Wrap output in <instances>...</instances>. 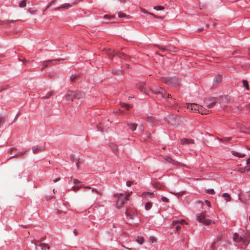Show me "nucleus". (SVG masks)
Segmentation results:
<instances>
[{"mask_svg":"<svg viewBox=\"0 0 250 250\" xmlns=\"http://www.w3.org/2000/svg\"><path fill=\"white\" fill-rule=\"evenodd\" d=\"M151 91H152L153 93L155 94H161L163 97H164L165 94H166V91L161 87L152 88V89H151Z\"/></svg>","mask_w":250,"mask_h":250,"instance_id":"0eeeda50","label":"nucleus"},{"mask_svg":"<svg viewBox=\"0 0 250 250\" xmlns=\"http://www.w3.org/2000/svg\"><path fill=\"white\" fill-rule=\"evenodd\" d=\"M222 196L227 202L230 201L231 200L230 195L227 193H224Z\"/></svg>","mask_w":250,"mask_h":250,"instance_id":"a211bd4d","label":"nucleus"},{"mask_svg":"<svg viewBox=\"0 0 250 250\" xmlns=\"http://www.w3.org/2000/svg\"><path fill=\"white\" fill-rule=\"evenodd\" d=\"M167 95V97H168V98H171V95L170 94H167L166 93V94H165V96L166 95Z\"/></svg>","mask_w":250,"mask_h":250,"instance_id":"774afa93","label":"nucleus"},{"mask_svg":"<svg viewBox=\"0 0 250 250\" xmlns=\"http://www.w3.org/2000/svg\"><path fill=\"white\" fill-rule=\"evenodd\" d=\"M198 104L193 103V104H188L187 105V108L193 111H196L197 108H193V106H196V105H198Z\"/></svg>","mask_w":250,"mask_h":250,"instance_id":"4468645a","label":"nucleus"},{"mask_svg":"<svg viewBox=\"0 0 250 250\" xmlns=\"http://www.w3.org/2000/svg\"><path fill=\"white\" fill-rule=\"evenodd\" d=\"M110 147L114 154L116 155L119 154V148L118 146L116 144L111 143L110 145Z\"/></svg>","mask_w":250,"mask_h":250,"instance_id":"9d476101","label":"nucleus"},{"mask_svg":"<svg viewBox=\"0 0 250 250\" xmlns=\"http://www.w3.org/2000/svg\"><path fill=\"white\" fill-rule=\"evenodd\" d=\"M152 206V203L151 202H148L145 205V209L146 210H148L151 208Z\"/></svg>","mask_w":250,"mask_h":250,"instance_id":"b1692460","label":"nucleus"},{"mask_svg":"<svg viewBox=\"0 0 250 250\" xmlns=\"http://www.w3.org/2000/svg\"><path fill=\"white\" fill-rule=\"evenodd\" d=\"M205 102L206 103V104H207V106L208 107V108H211L215 104V101H213V102H212L211 103H208V100L207 99H206L205 101Z\"/></svg>","mask_w":250,"mask_h":250,"instance_id":"6ab92c4d","label":"nucleus"},{"mask_svg":"<svg viewBox=\"0 0 250 250\" xmlns=\"http://www.w3.org/2000/svg\"><path fill=\"white\" fill-rule=\"evenodd\" d=\"M73 182L74 184H77V183H80V181L78 179H75L73 180Z\"/></svg>","mask_w":250,"mask_h":250,"instance_id":"5fc2aeb1","label":"nucleus"},{"mask_svg":"<svg viewBox=\"0 0 250 250\" xmlns=\"http://www.w3.org/2000/svg\"><path fill=\"white\" fill-rule=\"evenodd\" d=\"M132 184H133V182L131 181H128L126 182V185L128 187H130L132 185Z\"/></svg>","mask_w":250,"mask_h":250,"instance_id":"09e8293b","label":"nucleus"},{"mask_svg":"<svg viewBox=\"0 0 250 250\" xmlns=\"http://www.w3.org/2000/svg\"><path fill=\"white\" fill-rule=\"evenodd\" d=\"M205 203H206V204L208 206V207H210V206H211L210 203L208 201V200H206V201H205Z\"/></svg>","mask_w":250,"mask_h":250,"instance_id":"864d4df0","label":"nucleus"},{"mask_svg":"<svg viewBox=\"0 0 250 250\" xmlns=\"http://www.w3.org/2000/svg\"><path fill=\"white\" fill-rule=\"evenodd\" d=\"M3 120H4V119L3 117H1L0 118V127L1 126V125L3 122Z\"/></svg>","mask_w":250,"mask_h":250,"instance_id":"052dcab7","label":"nucleus"},{"mask_svg":"<svg viewBox=\"0 0 250 250\" xmlns=\"http://www.w3.org/2000/svg\"><path fill=\"white\" fill-rule=\"evenodd\" d=\"M54 2H55V0H52V1L50 3V4H49V5L48 6V7H49L50 6H51V5H52Z\"/></svg>","mask_w":250,"mask_h":250,"instance_id":"69168bd1","label":"nucleus"},{"mask_svg":"<svg viewBox=\"0 0 250 250\" xmlns=\"http://www.w3.org/2000/svg\"><path fill=\"white\" fill-rule=\"evenodd\" d=\"M39 246L40 247L42 250H45L46 249L49 250L50 249L49 246L45 243H41L39 245Z\"/></svg>","mask_w":250,"mask_h":250,"instance_id":"f3484780","label":"nucleus"},{"mask_svg":"<svg viewBox=\"0 0 250 250\" xmlns=\"http://www.w3.org/2000/svg\"><path fill=\"white\" fill-rule=\"evenodd\" d=\"M83 187V186H75L72 188V189L73 191H78L80 189V188Z\"/></svg>","mask_w":250,"mask_h":250,"instance_id":"473e14b6","label":"nucleus"},{"mask_svg":"<svg viewBox=\"0 0 250 250\" xmlns=\"http://www.w3.org/2000/svg\"><path fill=\"white\" fill-rule=\"evenodd\" d=\"M132 107V105L131 104H126L125 108L127 110H129Z\"/></svg>","mask_w":250,"mask_h":250,"instance_id":"c03bdc74","label":"nucleus"},{"mask_svg":"<svg viewBox=\"0 0 250 250\" xmlns=\"http://www.w3.org/2000/svg\"><path fill=\"white\" fill-rule=\"evenodd\" d=\"M61 60L60 59H55V60H50L46 61H44L43 62V67L42 68V70H43L44 68L47 67L49 65H54L55 64V62L57 61H59Z\"/></svg>","mask_w":250,"mask_h":250,"instance_id":"423d86ee","label":"nucleus"},{"mask_svg":"<svg viewBox=\"0 0 250 250\" xmlns=\"http://www.w3.org/2000/svg\"><path fill=\"white\" fill-rule=\"evenodd\" d=\"M26 6V0H22L19 3V7L21 8H24Z\"/></svg>","mask_w":250,"mask_h":250,"instance_id":"a878e982","label":"nucleus"},{"mask_svg":"<svg viewBox=\"0 0 250 250\" xmlns=\"http://www.w3.org/2000/svg\"><path fill=\"white\" fill-rule=\"evenodd\" d=\"M160 49H161L163 52H164L167 50H169L171 51L175 52V50H172L170 48H167L166 47H163V46H159L158 47Z\"/></svg>","mask_w":250,"mask_h":250,"instance_id":"5701e85b","label":"nucleus"},{"mask_svg":"<svg viewBox=\"0 0 250 250\" xmlns=\"http://www.w3.org/2000/svg\"><path fill=\"white\" fill-rule=\"evenodd\" d=\"M71 6L69 4H64L62 7L64 8H68L69 7H71Z\"/></svg>","mask_w":250,"mask_h":250,"instance_id":"de8ad7c7","label":"nucleus"},{"mask_svg":"<svg viewBox=\"0 0 250 250\" xmlns=\"http://www.w3.org/2000/svg\"><path fill=\"white\" fill-rule=\"evenodd\" d=\"M244 167L246 172H248L250 170V165H248L247 166Z\"/></svg>","mask_w":250,"mask_h":250,"instance_id":"a18cd8bd","label":"nucleus"},{"mask_svg":"<svg viewBox=\"0 0 250 250\" xmlns=\"http://www.w3.org/2000/svg\"><path fill=\"white\" fill-rule=\"evenodd\" d=\"M149 14L151 15H152L153 16V17H154L156 19H163V18H160L159 17V16L156 15H154L153 14V13H149Z\"/></svg>","mask_w":250,"mask_h":250,"instance_id":"8fccbe9b","label":"nucleus"},{"mask_svg":"<svg viewBox=\"0 0 250 250\" xmlns=\"http://www.w3.org/2000/svg\"><path fill=\"white\" fill-rule=\"evenodd\" d=\"M137 88L144 93H146V85L144 83H140L137 85Z\"/></svg>","mask_w":250,"mask_h":250,"instance_id":"1a4fd4ad","label":"nucleus"},{"mask_svg":"<svg viewBox=\"0 0 250 250\" xmlns=\"http://www.w3.org/2000/svg\"><path fill=\"white\" fill-rule=\"evenodd\" d=\"M146 121L149 123H153L156 121V119L154 117L150 116V117H148L146 118Z\"/></svg>","mask_w":250,"mask_h":250,"instance_id":"4be33fe9","label":"nucleus"},{"mask_svg":"<svg viewBox=\"0 0 250 250\" xmlns=\"http://www.w3.org/2000/svg\"><path fill=\"white\" fill-rule=\"evenodd\" d=\"M142 195L144 197L150 196L151 197L154 195V193L153 192H144L142 194Z\"/></svg>","mask_w":250,"mask_h":250,"instance_id":"bb28decb","label":"nucleus"},{"mask_svg":"<svg viewBox=\"0 0 250 250\" xmlns=\"http://www.w3.org/2000/svg\"><path fill=\"white\" fill-rule=\"evenodd\" d=\"M233 240L236 242H242L245 247L249 244V240H246V238L244 237V232L241 236H239L238 233H235L233 236Z\"/></svg>","mask_w":250,"mask_h":250,"instance_id":"20e7f679","label":"nucleus"},{"mask_svg":"<svg viewBox=\"0 0 250 250\" xmlns=\"http://www.w3.org/2000/svg\"><path fill=\"white\" fill-rule=\"evenodd\" d=\"M25 152L26 151H24V152H20L19 153H17V154L15 155L14 156L10 157L9 159H12V158H15V157H19V156H21L23 155V154H24Z\"/></svg>","mask_w":250,"mask_h":250,"instance_id":"2f4dec72","label":"nucleus"},{"mask_svg":"<svg viewBox=\"0 0 250 250\" xmlns=\"http://www.w3.org/2000/svg\"><path fill=\"white\" fill-rule=\"evenodd\" d=\"M92 191L93 192H95L97 194H100V195H101L102 194V192L101 191H99L95 188H92Z\"/></svg>","mask_w":250,"mask_h":250,"instance_id":"ea45409f","label":"nucleus"},{"mask_svg":"<svg viewBox=\"0 0 250 250\" xmlns=\"http://www.w3.org/2000/svg\"><path fill=\"white\" fill-rule=\"evenodd\" d=\"M163 82L173 87L177 86L179 84V81L176 78H165L163 79Z\"/></svg>","mask_w":250,"mask_h":250,"instance_id":"39448f33","label":"nucleus"},{"mask_svg":"<svg viewBox=\"0 0 250 250\" xmlns=\"http://www.w3.org/2000/svg\"><path fill=\"white\" fill-rule=\"evenodd\" d=\"M149 241L150 243H153L156 241V239L154 237H150Z\"/></svg>","mask_w":250,"mask_h":250,"instance_id":"58836bf2","label":"nucleus"},{"mask_svg":"<svg viewBox=\"0 0 250 250\" xmlns=\"http://www.w3.org/2000/svg\"><path fill=\"white\" fill-rule=\"evenodd\" d=\"M32 151L34 153L36 154L39 151H42L44 150V148L42 146H33L32 147Z\"/></svg>","mask_w":250,"mask_h":250,"instance_id":"f8f14e48","label":"nucleus"},{"mask_svg":"<svg viewBox=\"0 0 250 250\" xmlns=\"http://www.w3.org/2000/svg\"><path fill=\"white\" fill-rule=\"evenodd\" d=\"M197 107V111L201 113L202 114H207L209 112V110H207L206 108L203 107L200 105H196Z\"/></svg>","mask_w":250,"mask_h":250,"instance_id":"6e6552de","label":"nucleus"},{"mask_svg":"<svg viewBox=\"0 0 250 250\" xmlns=\"http://www.w3.org/2000/svg\"><path fill=\"white\" fill-rule=\"evenodd\" d=\"M236 124L237 125V128H239L240 129H242V125H240V124H239L238 123H236Z\"/></svg>","mask_w":250,"mask_h":250,"instance_id":"bf43d9fd","label":"nucleus"},{"mask_svg":"<svg viewBox=\"0 0 250 250\" xmlns=\"http://www.w3.org/2000/svg\"><path fill=\"white\" fill-rule=\"evenodd\" d=\"M140 9H141V11L143 12L144 13L148 14H149V13H150L149 12H148L147 10H146L144 8H143L141 7Z\"/></svg>","mask_w":250,"mask_h":250,"instance_id":"49530a36","label":"nucleus"},{"mask_svg":"<svg viewBox=\"0 0 250 250\" xmlns=\"http://www.w3.org/2000/svg\"><path fill=\"white\" fill-rule=\"evenodd\" d=\"M127 16L125 15V14L122 13V12H119L118 13V17L119 18H123L125 17H126Z\"/></svg>","mask_w":250,"mask_h":250,"instance_id":"a19ab883","label":"nucleus"},{"mask_svg":"<svg viewBox=\"0 0 250 250\" xmlns=\"http://www.w3.org/2000/svg\"><path fill=\"white\" fill-rule=\"evenodd\" d=\"M78 78V76L76 75H72L70 77V81L71 82H74L75 80Z\"/></svg>","mask_w":250,"mask_h":250,"instance_id":"e433bc0d","label":"nucleus"},{"mask_svg":"<svg viewBox=\"0 0 250 250\" xmlns=\"http://www.w3.org/2000/svg\"><path fill=\"white\" fill-rule=\"evenodd\" d=\"M131 193L132 192H130V193L126 194L125 197H124L122 193H116L115 194V196L118 198L117 201V206L118 208H121L123 207L125 204V201L128 200V197Z\"/></svg>","mask_w":250,"mask_h":250,"instance_id":"f03ea898","label":"nucleus"},{"mask_svg":"<svg viewBox=\"0 0 250 250\" xmlns=\"http://www.w3.org/2000/svg\"><path fill=\"white\" fill-rule=\"evenodd\" d=\"M136 242L138 243L139 244H143L144 242V239L143 237L141 236H138L136 238Z\"/></svg>","mask_w":250,"mask_h":250,"instance_id":"aec40b11","label":"nucleus"},{"mask_svg":"<svg viewBox=\"0 0 250 250\" xmlns=\"http://www.w3.org/2000/svg\"><path fill=\"white\" fill-rule=\"evenodd\" d=\"M164 159L167 162H169V163H172L173 162H174V160L170 157L167 156H166L165 157H164Z\"/></svg>","mask_w":250,"mask_h":250,"instance_id":"72a5a7b5","label":"nucleus"},{"mask_svg":"<svg viewBox=\"0 0 250 250\" xmlns=\"http://www.w3.org/2000/svg\"><path fill=\"white\" fill-rule=\"evenodd\" d=\"M155 187L157 188L161 189V188H163V186L162 185H161L160 183H156L155 185Z\"/></svg>","mask_w":250,"mask_h":250,"instance_id":"79ce46f5","label":"nucleus"},{"mask_svg":"<svg viewBox=\"0 0 250 250\" xmlns=\"http://www.w3.org/2000/svg\"><path fill=\"white\" fill-rule=\"evenodd\" d=\"M84 94L79 91L68 90L64 96L66 101H73L74 99H81L84 98Z\"/></svg>","mask_w":250,"mask_h":250,"instance_id":"f257e3e1","label":"nucleus"},{"mask_svg":"<svg viewBox=\"0 0 250 250\" xmlns=\"http://www.w3.org/2000/svg\"><path fill=\"white\" fill-rule=\"evenodd\" d=\"M180 144L182 145H184L185 144H194V141L191 139L184 138V139H181Z\"/></svg>","mask_w":250,"mask_h":250,"instance_id":"9b49d317","label":"nucleus"},{"mask_svg":"<svg viewBox=\"0 0 250 250\" xmlns=\"http://www.w3.org/2000/svg\"><path fill=\"white\" fill-rule=\"evenodd\" d=\"M207 192L209 194H214L215 191L213 189H207Z\"/></svg>","mask_w":250,"mask_h":250,"instance_id":"c9c22d12","label":"nucleus"},{"mask_svg":"<svg viewBox=\"0 0 250 250\" xmlns=\"http://www.w3.org/2000/svg\"><path fill=\"white\" fill-rule=\"evenodd\" d=\"M243 86L245 87L247 90H249L250 88L249 86V83L247 81L243 80Z\"/></svg>","mask_w":250,"mask_h":250,"instance_id":"7c9ffc66","label":"nucleus"},{"mask_svg":"<svg viewBox=\"0 0 250 250\" xmlns=\"http://www.w3.org/2000/svg\"><path fill=\"white\" fill-rule=\"evenodd\" d=\"M114 55L118 56L120 58L125 59H126L128 58V56L126 55L125 54L123 53H121L120 52H116V54H115Z\"/></svg>","mask_w":250,"mask_h":250,"instance_id":"2eb2a0df","label":"nucleus"},{"mask_svg":"<svg viewBox=\"0 0 250 250\" xmlns=\"http://www.w3.org/2000/svg\"><path fill=\"white\" fill-rule=\"evenodd\" d=\"M105 53L109 56L111 60H112L113 56H115L114 55L116 54V52L111 50L110 49H105Z\"/></svg>","mask_w":250,"mask_h":250,"instance_id":"ddd939ff","label":"nucleus"},{"mask_svg":"<svg viewBox=\"0 0 250 250\" xmlns=\"http://www.w3.org/2000/svg\"><path fill=\"white\" fill-rule=\"evenodd\" d=\"M244 237L246 238V240L250 241V232L249 231H244Z\"/></svg>","mask_w":250,"mask_h":250,"instance_id":"412c9836","label":"nucleus"},{"mask_svg":"<svg viewBox=\"0 0 250 250\" xmlns=\"http://www.w3.org/2000/svg\"><path fill=\"white\" fill-rule=\"evenodd\" d=\"M127 126L132 131H134L136 129L137 124L136 123L127 124Z\"/></svg>","mask_w":250,"mask_h":250,"instance_id":"dca6fc26","label":"nucleus"},{"mask_svg":"<svg viewBox=\"0 0 250 250\" xmlns=\"http://www.w3.org/2000/svg\"><path fill=\"white\" fill-rule=\"evenodd\" d=\"M16 149V148L15 147H12V148L10 149V150H9L8 152H9V153L11 154L13 151H14V150H15Z\"/></svg>","mask_w":250,"mask_h":250,"instance_id":"4d7b16f0","label":"nucleus"},{"mask_svg":"<svg viewBox=\"0 0 250 250\" xmlns=\"http://www.w3.org/2000/svg\"><path fill=\"white\" fill-rule=\"evenodd\" d=\"M221 81V79L220 77H219V78H217V79L216 80L215 83H217V84H218V83H219Z\"/></svg>","mask_w":250,"mask_h":250,"instance_id":"6e6d98bb","label":"nucleus"},{"mask_svg":"<svg viewBox=\"0 0 250 250\" xmlns=\"http://www.w3.org/2000/svg\"><path fill=\"white\" fill-rule=\"evenodd\" d=\"M151 89H152L151 88H150V87L149 86H146V94H148L147 93V92L148 90H150L151 91Z\"/></svg>","mask_w":250,"mask_h":250,"instance_id":"13d9d810","label":"nucleus"},{"mask_svg":"<svg viewBox=\"0 0 250 250\" xmlns=\"http://www.w3.org/2000/svg\"><path fill=\"white\" fill-rule=\"evenodd\" d=\"M246 130H247V131L249 133H250V126L249 127H246Z\"/></svg>","mask_w":250,"mask_h":250,"instance_id":"e2e57ef3","label":"nucleus"},{"mask_svg":"<svg viewBox=\"0 0 250 250\" xmlns=\"http://www.w3.org/2000/svg\"><path fill=\"white\" fill-rule=\"evenodd\" d=\"M232 154L233 155L238 156V157H240V158H242V157H244L245 156V154H239L238 152H237L234 151H233L232 152Z\"/></svg>","mask_w":250,"mask_h":250,"instance_id":"c85d7f7f","label":"nucleus"},{"mask_svg":"<svg viewBox=\"0 0 250 250\" xmlns=\"http://www.w3.org/2000/svg\"><path fill=\"white\" fill-rule=\"evenodd\" d=\"M53 91L48 92L45 96L42 97V99H47L53 95Z\"/></svg>","mask_w":250,"mask_h":250,"instance_id":"393cba45","label":"nucleus"},{"mask_svg":"<svg viewBox=\"0 0 250 250\" xmlns=\"http://www.w3.org/2000/svg\"><path fill=\"white\" fill-rule=\"evenodd\" d=\"M161 200L163 202H166V203H167L169 201V200L168 199H167V197H162L161 198Z\"/></svg>","mask_w":250,"mask_h":250,"instance_id":"37998d69","label":"nucleus"},{"mask_svg":"<svg viewBox=\"0 0 250 250\" xmlns=\"http://www.w3.org/2000/svg\"><path fill=\"white\" fill-rule=\"evenodd\" d=\"M153 8L156 10H163L165 9V7L162 6H154Z\"/></svg>","mask_w":250,"mask_h":250,"instance_id":"f704fd0d","label":"nucleus"},{"mask_svg":"<svg viewBox=\"0 0 250 250\" xmlns=\"http://www.w3.org/2000/svg\"><path fill=\"white\" fill-rule=\"evenodd\" d=\"M184 223H185V220H181V221H178V220L174 221H173V222L172 223V226H174V225H177L178 223H180L181 224H183Z\"/></svg>","mask_w":250,"mask_h":250,"instance_id":"c756f323","label":"nucleus"},{"mask_svg":"<svg viewBox=\"0 0 250 250\" xmlns=\"http://www.w3.org/2000/svg\"><path fill=\"white\" fill-rule=\"evenodd\" d=\"M250 164V158L247 160V164L249 165Z\"/></svg>","mask_w":250,"mask_h":250,"instance_id":"338daca9","label":"nucleus"},{"mask_svg":"<svg viewBox=\"0 0 250 250\" xmlns=\"http://www.w3.org/2000/svg\"><path fill=\"white\" fill-rule=\"evenodd\" d=\"M60 180V177H59L58 178H56V179L54 180V182L56 183V182L59 181Z\"/></svg>","mask_w":250,"mask_h":250,"instance_id":"0e129e2a","label":"nucleus"},{"mask_svg":"<svg viewBox=\"0 0 250 250\" xmlns=\"http://www.w3.org/2000/svg\"><path fill=\"white\" fill-rule=\"evenodd\" d=\"M175 229L177 231H179L180 230V229H181V227L179 225H176L175 227Z\"/></svg>","mask_w":250,"mask_h":250,"instance_id":"603ef678","label":"nucleus"},{"mask_svg":"<svg viewBox=\"0 0 250 250\" xmlns=\"http://www.w3.org/2000/svg\"><path fill=\"white\" fill-rule=\"evenodd\" d=\"M209 218V216L206 215L204 212H202L196 216V219L199 222L206 225H208L211 223V221Z\"/></svg>","mask_w":250,"mask_h":250,"instance_id":"7ed1b4c3","label":"nucleus"},{"mask_svg":"<svg viewBox=\"0 0 250 250\" xmlns=\"http://www.w3.org/2000/svg\"><path fill=\"white\" fill-rule=\"evenodd\" d=\"M230 138H227L226 139H222V138H219V140L221 141L222 142L225 143L229 141L230 140Z\"/></svg>","mask_w":250,"mask_h":250,"instance_id":"4c0bfd02","label":"nucleus"},{"mask_svg":"<svg viewBox=\"0 0 250 250\" xmlns=\"http://www.w3.org/2000/svg\"><path fill=\"white\" fill-rule=\"evenodd\" d=\"M127 104H125V103H121V105L123 107H125V105H126Z\"/></svg>","mask_w":250,"mask_h":250,"instance_id":"680f3d73","label":"nucleus"},{"mask_svg":"<svg viewBox=\"0 0 250 250\" xmlns=\"http://www.w3.org/2000/svg\"><path fill=\"white\" fill-rule=\"evenodd\" d=\"M238 171H240L242 173H244V172H246L244 167H242V168H240L238 170Z\"/></svg>","mask_w":250,"mask_h":250,"instance_id":"3c124183","label":"nucleus"},{"mask_svg":"<svg viewBox=\"0 0 250 250\" xmlns=\"http://www.w3.org/2000/svg\"><path fill=\"white\" fill-rule=\"evenodd\" d=\"M218 244L216 242H214L211 246V247L210 248V250H216L218 247Z\"/></svg>","mask_w":250,"mask_h":250,"instance_id":"cd10ccee","label":"nucleus"}]
</instances>
